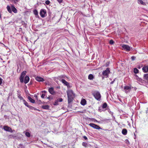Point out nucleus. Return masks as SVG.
Instances as JSON below:
<instances>
[{
	"label": "nucleus",
	"instance_id": "nucleus-18",
	"mask_svg": "<svg viewBox=\"0 0 148 148\" xmlns=\"http://www.w3.org/2000/svg\"><path fill=\"white\" fill-rule=\"evenodd\" d=\"M28 99L31 103H34L35 102V101L34 99H32L30 97L28 96Z\"/></svg>",
	"mask_w": 148,
	"mask_h": 148
},
{
	"label": "nucleus",
	"instance_id": "nucleus-17",
	"mask_svg": "<svg viewBox=\"0 0 148 148\" xmlns=\"http://www.w3.org/2000/svg\"><path fill=\"white\" fill-rule=\"evenodd\" d=\"M80 103L82 105L84 106L86 104V101L85 99H83L82 100Z\"/></svg>",
	"mask_w": 148,
	"mask_h": 148
},
{
	"label": "nucleus",
	"instance_id": "nucleus-24",
	"mask_svg": "<svg viewBox=\"0 0 148 148\" xmlns=\"http://www.w3.org/2000/svg\"><path fill=\"white\" fill-rule=\"evenodd\" d=\"M94 78V76L90 74L88 77V78L90 80H92Z\"/></svg>",
	"mask_w": 148,
	"mask_h": 148
},
{
	"label": "nucleus",
	"instance_id": "nucleus-30",
	"mask_svg": "<svg viewBox=\"0 0 148 148\" xmlns=\"http://www.w3.org/2000/svg\"><path fill=\"white\" fill-rule=\"evenodd\" d=\"M25 135L28 137H29L30 136V134L28 132H26L25 133Z\"/></svg>",
	"mask_w": 148,
	"mask_h": 148
},
{
	"label": "nucleus",
	"instance_id": "nucleus-14",
	"mask_svg": "<svg viewBox=\"0 0 148 148\" xmlns=\"http://www.w3.org/2000/svg\"><path fill=\"white\" fill-rule=\"evenodd\" d=\"M143 71L145 73H147L148 72V66H144L142 68Z\"/></svg>",
	"mask_w": 148,
	"mask_h": 148
},
{
	"label": "nucleus",
	"instance_id": "nucleus-27",
	"mask_svg": "<svg viewBox=\"0 0 148 148\" xmlns=\"http://www.w3.org/2000/svg\"><path fill=\"white\" fill-rule=\"evenodd\" d=\"M107 106V103H105L103 104L102 106V108L104 109L105 108H106Z\"/></svg>",
	"mask_w": 148,
	"mask_h": 148
},
{
	"label": "nucleus",
	"instance_id": "nucleus-41",
	"mask_svg": "<svg viewBox=\"0 0 148 148\" xmlns=\"http://www.w3.org/2000/svg\"><path fill=\"white\" fill-rule=\"evenodd\" d=\"M41 92L42 93L45 94V93L47 92L46 91H45V90H43V91H41Z\"/></svg>",
	"mask_w": 148,
	"mask_h": 148
},
{
	"label": "nucleus",
	"instance_id": "nucleus-20",
	"mask_svg": "<svg viewBox=\"0 0 148 148\" xmlns=\"http://www.w3.org/2000/svg\"><path fill=\"white\" fill-rule=\"evenodd\" d=\"M122 133L123 135H125L127 134V131L126 129H124L122 130Z\"/></svg>",
	"mask_w": 148,
	"mask_h": 148
},
{
	"label": "nucleus",
	"instance_id": "nucleus-28",
	"mask_svg": "<svg viewBox=\"0 0 148 148\" xmlns=\"http://www.w3.org/2000/svg\"><path fill=\"white\" fill-rule=\"evenodd\" d=\"M134 72L135 73H137L138 72V70L136 68L134 69Z\"/></svg>",
	"mask_w": 148,
	"mask_h": 148
},
{
	"label": "nucleus",
	"instance_id": "nucleus-3",
	"mask_svg": "<svg viewBox=\"0 0 148 148\" xmlns=\"http://www.w3.org/2000/svg\"><path fill=\"white\" fill-rule=\"evenodd\" d=\"M110 72V69L109 68H107L106 70L103 71L102 73L103 75V78L108 77Z\"/></svg>",
	"mask_w": 148,
	"mask_h": 148
},
{
	"label": "nucleus",
	"instance_id": "nucleus-38",
	"mask_svg": "<svg viewBox=\"0 0 148 148\" xmlns=\"http://www.w3.org/2000/svg\"><path fill=\"white\" fill-rule=\"evenodd\" d=\"M3 79L1 77H0V85H1L2 84Z\"/></svg>",
	"mask_w": 148,
	"mask_h": 148
},
{
	"label": "nucleus",
	"instance_id": "nucleus-32",
	"mask_svg": "<svg viewBox=\"0 0 148 148\" xmlns=\"http://www.w3.org/2000/svg\"><path fill=\"white\" fill-rule=\"evenodd\" d=\"M114 43V42L112 40H111L110 41L109 43L111 45H113Z\"/></svg>",
	"mask_w": 148,
	"mask_h": 148
},
{
	"label": "nucleus",
	"instance_id": "nucleus-46",
	"mask_svg": "<svg viewBox=\"0 0 148 148\" xmlns=\"http://www.w3.org/2000/svg\"><path fill=\"white\" fill-rule=\"evenodd\" d=\"M95 122H98V121L97 120H95Z\"/></svg>",
	"mask_w": 148,
	"mask_h": 148
},
{
	"label": "nucleus",
	"instance_id": "nucleus-19",
	"mask_svg": "<svg viewBox=\"0 0 148 148\" xmlns=\"http://www.w3.org/2000/svg\"><path fill=\"white\" fill-rule=\"evenodd\" d=\"M11 8L12 11L14 13H16L17 12L16 9L13 6H11Z\"/></svg>",
	"mask_w": 148,
	"mask_h": 148
},
{
	"label": "nucleus",
	"instance_id": "nucleus-48",
	"mask_svg": "<svg viewBox=\"0 0 148 148\" xmlns=\"http://www.w3.org/2000/svg\"><path fill=\"white\" fill-rule=\"evenodd\" d=\"M138 68H139V69H140V67H138Z\"/></svg>",
	"mask_w": 148,
	"mask_h": 148
},
{
	"label": "nucleus",
	"instance_id": "nucleus-40",
	"mask_svg": "<svg viewBox=\"0 0 148 148\" xmlns=\"http://www.w3.org/2000/svg\"><path fill=\"white\" fill-rule=\"evenodd\" d=\"M63 0H57L60 3H62Z\"/></svg>",
	"mask_w": 148,
	"mask_h": 148
},
{
	"label": "nucleus",
	"instance_id": "nucleus-2",
	"mask_svg": "<svg viewBox=\"0 0 148 148\" xmlns=\"http://www.w3.org/2000/svg\"><path fill=\"white\" fill-rule=\"evenodd\" d=\"M92 95L98 101L100 100L101 95L99 92L97 91L94 92L92 93Z\"/></svg>",
	"mask_w": 148,
	"mask_h": 148
},
{
	"label": "nucleus",
	"instance_id": "nucleus-7",
	"mask_svg": "<svg viewBox=\"0 0 148 148\" xmlns=\"http://www.w3.org/2000/svg\"><path fill=\"white\" fill-rule=\"evenodd\" d=\"M122 47L123 50H126L127 51H129L130 50V47L128 45H123L122 46Z\"/></svg>",
	"mask_w": 148,
	"mask_h": 148
},
{
	"label": "nucleus",
	"instance_id": "nucleus-25",
	"mask_svg": "<svg viewBox=\"0 0 148 148\" xmlns=\"http://www.w3.org/2000/svg\"><path fill=\"white\" fill-rule=\"evenodd\" d=\"M17 96L21 100H24V99H23V97H22V96H21V94H18Z\"/></svg>",
	"mask_w": 148,
	"mask_h": 148
},
{
	"label": "nucleus",
	"instance_id": "nucleus-23",
	"mask_svg": "<svg viewBox=\"0 0 148 148\" xmlns=\"http://www.w3.org/2000/svg\"><path fill=\"white\" fill-rule=\"evenodd\" d=\"M34 13V15L36 16V17H37V16H38V12L37 10H35L33 11Z\"/></svg>",
	"mask_w": 148,
	"mask_h": 148
},
{
	"label": "nucleus",
	"instance_id": "nucleus-21",
	"mask_svg": "<svg viewBox=\"0 0 148 148\" xmlns=\"http://www.w3.org/2000/svg\"><path fill=\"white\" fill-rule=\"evenodd\" d=\"M7 9L8 11L10 13H11L12 12V11L11 10V7H10L9 5H8L7 7Z\"/></svg>",
	"mask_w": 148,
	"mask_h": 148
},
{
	"label": "nucleus",
	"instance_id": "nucleus-11",
	"mask_svg": "<svg viewBox=\"0 0 148 148\" xmlns=\"http://www.w3.org/2000/svg\"><path fill=\"white\" fill-rule=\"evenodd\" d=\"M48 91L52 95H54L56 94V92L54 91V88L53 87H51L49 88Z\"/></svg>",
	"mask_w": 148,
	"mask_h": 148
},
{
	"label": "nucleus",
	"instance_id": "nucleus-29",
	"mask_svg": "<svg viewBox=\"0 0 148 148\" xmlns=\"http://www.w3.org/2000/svg\"><path fill=\"white\" fill-rule=\"evenodd\" d=\"M58 100H56L55 101V102L53 103V105L55 106L57 105H58Z\"/></svg>",
	"mask_w": 148,
	"mask_h": 148
},
{
	"label": "nucleus",
	"instance_id": "nucleus-16",
	"mask_svg": "<svg viewBox=\"0 0 148 148\" xmlns=\"http://www.w3.org/2000/svg\"><path fill=\"white\" fill-rule=\"evenodd\" d=\"M138 3L139 4H140L143 5H146V3L144 2L142 0H138Z\"/></svg>",
	"mask_w": 148,
	"mask_h": 148
},
{
	"label": "nucleus",
	"instance_id": "nucleus-34",
	"mask_svg": "<svg viewBox=\"0 0 148 148\" xmlns=\"http://www.w3.org/2000/svg\"><path fill=\"white\" fill-rule=\"evenodd\" d=\"M45 3H46L47 5H48L50 3V1H49V0H48L46 1H45Z\"/></svg>",
	"mask_w": 148,
	"mask_h": 148
},
{
	"label": "nucleus",
	"instance_id": "nucleus-10",
	"mask_svg": "<svg viewBox=\"0 0 148 148\" xmlns=\"http://www.w3.org/2000/svg\"><path fill=\"white\" fill-rule=\"evenodd\" d=\"M61 82L64 84V85L66 86L67 88H69L70 87L69 84L64 79H62L61 80Z\"/></svg>",
	"mask_w": 148,
	"mask_h": 148
},
{
	"label": "nucleus",
	"instance_id": "nucleus-9",
	"mask_svg": "<svg viewBox=\"0 0 148 148\" xmlns=\"http://www.w3.org/2000/svg\"><path fill=\"white\" fill-rule=\"evenodd\" d=\"M3 129L6 131L9 132L11 133L13 132L11 128L8 126H5L3 127Z\"/></svg>",
	"mask_w": 148,
	"mask_h": 148
},
{
	"label": "nucleus",
	"instance_id": "nucleus-5",
	"mask_svg": "<svg viewBox=\"0 0 148 148\" xmlns=\"http://www.w3.org/2000/svg\"><path fill=\"white\" fill-rule=\"evenodd\" d=\"M26 71H24L21 73V75L19 78V79L21 82L23 83L24 81V77L26 75Z\"/></svg>",
	"mask_w": 148,
	"mask_h": 148
},
{
	"label": "nucleus",
	"instance_id": "nucleus-39",
	"mask_svg": "<svg viewBox=\"0 0 148 148\" xmlns=\"http://www.w3.org/2000/svg\"><path fill=\"white\" fill-rule=\"evenodd\" d=\"M84 138L85 140H86L88 139V138H87V137L86 136H84L83 137Z\"/></svg>",
	"mask_w": 148,
	"mask_h": 148
},
{
	"label": "nucleus",
	"instance_id": "nucleus-8",
	"mask_svg": "<svg viewBox=\"0 0 148 148\" xmlns=\"http://www.w3.org/2000/svg\"><path fill=\"white\" fill-rule=\"evenodd\" d=\"M46 13V10L43 9H41L40 13L41 16L42 18H44L45 16Z\"/></svg>",
	"mask_w": 148,
	"mask_h": 148
},
{
	"label": "nucleus",
	"instance_id": "nucleus-33",
	"mask_svg": "<svg viewBox=\"0 0 148 148\" xmlns=\"http://www.w3.org/2000/svg\"><path fill=\"white\" fill-rule=\"evenodd\" d=\"M108 111L109 112V113L110 114L112 115L113 117V113L112 112L110 109L108 110Z\"/></svg>",
	"mask_w": 148,
	"mask_h": 148
},
{
	"label": "nucleus",
	"instance_id": "nucleus-36",
	"mask_svg": "<svg viewBox=\"0 0 148 148\" xmlns=\"http://www.w3.org/2000/svg\"><path fill=\"white\" fill-rule=\"evenodd\" d=\"M136 58L134 56H132L131 57V59L132 60H135Z\"/></svg>",
	"mask_w": 148,
	"mask_h": 148
},
{
	"label": "nucleus",
	"instance_id": "nucleus-45",
	"mask_svg": "<svg viewBox=\"0 0 148 148\" xmlns=\"http://www.w3.org/2000/svg\"><path fill=\"white\" fill-rule=\"evenodd\" d=\"M148 111V108H147V110H146V113H147V111Z\"/></svg>",
	"mask_w": 148,
	"mask_h": 148
},
{
	"label": "nucleus",
	"instance_id": "nucleus-43",
	"mask_svg": "<svg viewBox=\"0 0 148 148\" xmlns=\"http://www.w3.org/2000/svg\"><path fill=\"white\" fill-rule=\"evenodd\" d=\"M114 80L113 81H112L110 83V84H112L114 82Z\"/></svg>",
	"mask_w": 148,
	"mask_h": 148
},
{
	"label": "nucleus",
	"instance_id": "nucleus-1",
	"mask_svg": "<svg viewBox=\"0 0 148 148\" xmlns=\"http://www.w3.org/2000/svg\"><path fill=\"white\" fill-rule=\"evenodd\" d=\"M69 103L71 102L75 97V94L71 90H68L66 91Z\"/></svg>",
	"mask_w": 148,
	"mask_h": 148
},
{
	"label": "nucleus",
	"instance_id": "nucleus-12",
	"mask_svg": "<svg viewBox=\"0 0 148 148\" xmlns=\"http://www.w3.org/2000/svg\"><path fill=\"white\" fill-rule=\"evenodd\" d=\"M29 80V78L28 76L26 75L25 77L24 82V83L26 84L28 82Z\"/></svg>",
	"mask_w": 148,
	"mask_h": 148
},
{
	"label": "nucleus",
	"instance_id": "nucleus-35",
	"mask_svg": "<svg viewBox=\"0 0 148 148\" xmlns=\"http://www.w3.org/2000/svg\"><path fill=\"white\" fill-rule=\"evenodd\" d=\"M45 96V94L42 93L41 96V97L42 98H44Z\"/></svg>",
	"mask_w": 148,
	"mask_h": 148
},
{
	"label": "nucleus",
	"instance_id": "nucleus-22",
	"mask_svg": "<svg viewBox=\"0 0 148 148\" xmlns=\"http://www.w3.org/2000/svg\"><path fill=\"white\" fill-rule=\"evenodd\" d=\"M42 107L43 109L47 110L49 109V106L48 105H45L42 106Z\"/></svg>",
	"mask_w": 148,
	"mask_h": 148
},
{
	"label": "nucleus",
	"instance_id": "nucleus-15",
	"mask_svg": "<svg viewBox=\"0 0 148 148\" xmlns=\"http://www.w3.org/2000/svg\"><path fill=\"white\" fill-rule=\"evenodd\" d=\"M23 103L25 106L30 108H33L32 106L28 105V103L24 99L23 100Z\"/></svg>",
	"mask_w": 148,
	"mask_h": 148
},
{
	"label": "nucleus",
	"instance_id": "nucleus-44",
	"mask_svg": "<svg viewBox=\"0 0 148 148\" xmlns=\"http://www.w3.org/2000/svg\"><path fill=\"white\" fill-rule=\"evenodd\" d=\"M47 99H49V100H51V99L49 97H47Z\"/></svg>",
	"mask_w": 148,
	"mask_h": 148
},
{
	"label": "nucleus",
	"instance_id": "nucleus-47",
	"mask_svg": "<svg viewBox=\"0 0 148 148\" xmlns=\"http://www.w3.org/2000/svg\"><path fill=\"white\" fill-rule=\"evenodd\" d=\"M105 1H108V0H104Z\"/></svg>",
	"mask_w": 148,
	"mask_h": 148
},
{
	"label": "nucleus",
	"instance_id": "nucleus-37",
	"mask_svg": "<svg viewBox=\"0 0 148 148\" xmlns=\"http://www.w3.org/2000/svg\"><path fill=\"white\" fill-rule=\"evenodd\" d=\"M57 100H58V101H59L60 102H61L63 101V99L62 98H59Z\"/></svg>",
	"mask_w": 148,
	"mask_h": 148
},
{
	"label": "nucleus",
	"instance_id": "nucleus-13",
	"mask_svg": "<svg viewBox=\"0 0 148 148\" xmlns=\"http://www.w3.org/2000/svg\"><path fill=\"white\" fill-rule=\"evenodd\" d=\"M35 79L38 82H43L44 81V79L42 77H37L35 78Z\"/></svg>",
	"mask_w": 148,
	"mask_h": 148
},
{
	"label": "nucleus",
	"instance_id": "nucleus-4",
	"mask_svg": "<svg viewBox=\"0 0 148 148\" xmlns=\"http://www.w3.org/2000/svg\"><path fill=\"white\" fill-rule=\"evenodd\" d=\"M132 88L130 86H125L123 88L124 91L125 93H127L129 92Z\"/></svg>",
	"mask_w": 148,
	"mask_h": 148
},
{
	"label": "nucleus",
	"instance_id": "nucleus-31",
	"mask_svg": "<svg viewBox=\"0 0 148 148\" xmlns=\"http://www.w3.org/2000/svg\"><path fill=\"white\" fill-rule=\"evenodd\" d=\"M82 145L83 146L86 147L88 145L86 143L83 142L82 143Z\"/></svg>",
	"mask_w": 148,
	"mask_h": 148
},
{
	"label": "nucleus",
	"instance_id": "nucleus-42",
	"mask_svg": "<svg viewBox=\"0 0 148 148\" xmlns=\"http://www.w3.org/2000/svg\"><path fill=\"white\" fill-rule=\"evenodd\" d=\"M20 0H14V2L15 3H16L18 2Z\"/></svg>",
	"mask_w": 148,
	"mask_h": 148
},
{
	"label": "nucleus",
	"instance_id": "nucleus-26",
	"mask_svg": "<svg viewBox=\"0 0 148 148\" xmlns=\"http://www.w3.org/2000/svg\"><path fill=\"white\" fill-rule=\"evenodd\" d=\"M144 79L148 80V74H145L144 75Z\"/></svg>",
	"mask_w": 148,
	"mask_h": 148
},
{
	"label": "nucleus",
	"instance_id": "nucleus-6",
	"mask_svg": "<svg viewBox=\"0 0 148 148\" xmlns=\"http://www.w3.org/2000/svg\"><path fill=\"white\" fill-rule=\"evenodd\" d=\"M89 125L94 129L97 130H100L101 129L98 125L93 123H90L89 124Z\"/></svg>",
	"mask_w": 148,
	"mask_h": 148
}]
</instances>
